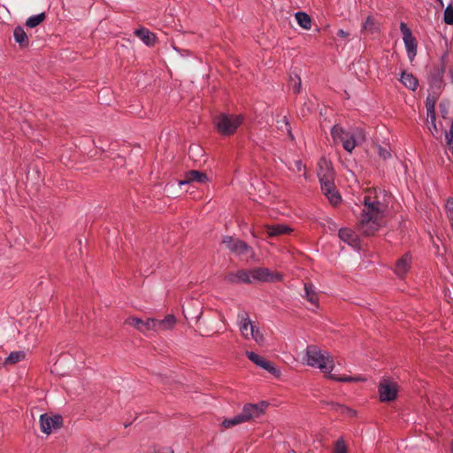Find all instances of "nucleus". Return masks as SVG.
Listing matches in <instances>:
<instances>
[{
    "mask_svg": "<svg viewBox=\"0 0 453 453\" xmlns=\"http://www.w3.org/2000/svg\"><path fill=\"white\" fill-rule=\"evenodd\" d=\"M390 200L391 196L385 189L372 188L365 191L362 200L364 209L357 224L363 234L372 235L383 226Z\"/></svg>",
    "mask_w": 453,
    "mask_h": 453,
    "instance_id": "1",
    "label": "nucleus"
},
{
    "mask_svg": "<svg viewBox=\"0 0 453 453\" xmlns=\"http://www.w3.org/2000/svg\"><path fill=\"white\" fill-rule=\"evenodd\" d=\"M331 135L334 143H342L343 149L349 153L365 140V134L361 127L346 131L341 126L334 125L331 129Z\"/></svg>",
    "mask_w": 453,
    "mask_h": 453,
    "instance_id": "2",
    "label": "nucleus"
},
{
    "mask_svg": "<svg viewBox=\"0 0 453 453\" xmlns=\"http://www.w3.org/2000/svg\"><path fill=\"white\" fill-rule=\"evenodd\" d=\"M303 361L306 365L317 367L326 374L330 373L334 367V362L329 353L321 350L316 345L307 346Z\"/></svg>",
    "mask_w": 453,
    "mask_h": 453,
    "instance_id": "3",
    "label": "nucleus"
},
{
    "mask_svg": "<svg viewBox=\"0 0 453 453\" xmlns=\"http://www.w3.org/2000/svg\"><path fill=\"white\" fill-rule=\"evenodd\" d=\"M267 406L268 403L265 402H260L259 403H246L241 413L235 415L234 418L224 419L222 426L224 428H230L242 423L254 420L264 414Z\"/></svg>",
    "mask_w": 453,
    "mask_h": 453,
    "instance_id": "4",
    "label": "nucleus"
},
{
    "mask_svg": "<svg viewBox=\"0 0 453 453\" xmlns=\"http://www.w3.org/2000/svg\"><path fill=\"white\" fill-rule=\"evenodd\" d=\"M242 115L220 113L214 118V124L219 133L223 135L233 134L242 123Z\"/></svg>",
    "mask_w": 453,
    "mask_h": 453,
    "instance_id": "5",
    "label": "nucleus"
},
{
    "mask_svg": "<svg viewBox=\"0 0 453 453\" xmlns=\"http://www.w3.org/2000/svg\"><path fill=\"white\" fill-rule=\"evenodd\" d=\"M400 30L403 34V39L407 51V56L410 61L412 62L417 55V40L412 35L411 30L407 27L405 23H401Z\"/></svg>",
    "mask_w": 453,
    "mask_h": 453,
    "instance_id": "6",
    "label": "nucleus"
},
{
    "mask_svg": "<svg viewBox=\"0 0 453 453\" xmlns=\"http://www.w3.org/2000/svg\"><path fill=\"white\" fill-rule=\"evenodd\" d=\"M250 276L252 282L253 281H260V282H270V281H279L281 280V274L278 273H273L265 267H257L250 269Z\"/></svg>",
    "mask_w": 453,
    "mask_h": 453,
    "instance_id": "7",
    "label": "nucleus"
},
{
    "mask_svg": "<svg viewBox=\"0 0 453 453\" xmlns=\"http://www.w3.org/2000/svg\"><path fill=\"white\" fill-rule=\"evenodd\" d=\"M63 418L60 415L50 416L49 414H42L40 416V428L44 434H50L53 430L62 426Z\"/></svg>",
    "mask_w": 453,
    "mask_h": 453,
    "instance_id": "8",
    "label": "nucleus"
},
{
    "mask_svg": "<svg viewBox=\"0 0 453 453\" xmlns=\"http://www.w3.org/2000/svg\"><path fill=\"white\" fill-rule=\"evenodd\" d=\"M222 243L226 249L238 255H246L251 250L243 241L234 239L231 236H225Z\"/></svg>",
    "mask_w": 453,
    "mask_h": 453,
    "instance_id": "9",
    "label": "nucleus"
},
{
    "mask_svg": "<svg viewBox=\"0 0 453 453\" xmlns=\"http://www.w3.org/2000/svg\"><path fill=\"white\" fill-rule=\"evenodd\" d=\"M379 393L381 402L393 401L397 395V386L395 383L384 380L380 383Z\"/></svg>",
    "mask_w": 453,
    "mask_h": 453,
    "instance_id": "10",
    "label": "nucleus"
},
{
    "mask_svg": "<svg viewBox=\"0 0 453 453\" xmlns=\"http://www.w3.org/2000/svg\"><path fill=\"white\" fill-rule=\"evenodd\" d=\"M127 325L132 326L138 329L142 333H146L148 331H155V321L154 319H147L145 321L134 318V317H129L126 319L125 322Z\"/></svg>",
    "mask_w": 453,
    "mask_h": 453,
    "instance_id": "11",
    "label": "nucleus"
},
{
    "mask_svg": "<svg viewBox=\"0 0 453 453\" xmlns=\"http://www.w3.org/2000/svg\"><path fill=\"white\" fill-rule=\"evenodd\" d=\"M237 319L242 336L246 339H250L256 327L251 324L248 313L245 311L239 312Z\"/></svg>",
    "mask_w": 453,
    "mask_h": 453,
    "instance_id": "12",
    "label": "nucleus"
},
{
    "mask_svg": "<svg viewBox=\"0 0 453 453\" xmlns=\"http://www.w3.org/2000/svg\"><path fill=\"white\" fill-rule=\"evenodd\" d=\"M247 357L249 359L256 364L257 365L262 367L263 369L268 371L270 373L277 375L279 373L278 369L273 365V363L265 360L264 357H260L259 355L251 352L247 351Z\"/></svg>",
    "mask_w": 453,
    "mask_h": 453,
    "instance_id": "13",
    "label": "nucleus"
},
{
    "mask_svg": "<svg viewBox=\"0 0 453 453\" xmlns=\"http://www.w3.org/2000/svg\"><path fill=\"white\" fill-rule=\"evenodd\" d=\"M226 280L230 283H252L250 270H239L235 273H229L226 275Z\"/></svg>",
    "mask_w": 453,
    "mask_h": 453,
    "instance_id": "14",
    "label": "nucleus"
},
{
    "mask_svg": "<svg viewBox=\"0 0 453 453\" xmlns=\"http://www.w3.org/2000/svg\"><path fill=\"white\" fill-rule=\"evenodd\" d=\"M411 264V257L409 254H404L400 259L397 260L395 265V273L403 277L410 269Z\"/></svg>",
    "mask_w": 453,
    "mask_h": 453,
    "instance_id": "15",
    "label": "nucleus"
},
{
    "mask_svg": "<svg viewBox=\"0 0 453 453\" xmlns=\"http://www.w3.org/2000/svg\"><path fill=\"white\" fill-rule=\"evenodd\" d=\"M265 230L269 237L288 234L292 232V229L289 226L283 224L266 226Z\"/></svg>",
    "mask_w": 453,
    "mask_h": 453,
    "instance_id": "16",
    "label": "nucleus"
},
{
    "mask_svg": "<svg viewBox=\"0 0 453 453\" xmlns=\"http://www.w3.org/2000/svg\"><path fill=\"white\" fill-rule=\"evenodd\" d=\"M318 177L319 180H323L328 176V179L334 178V171L332 165L326 159H321L318 164Z\"/></svg>",
    "mask_w": 453,
    "mask_h": 453,
    "instance_id": "17",
    "label": "nucleus"
},
{
    "mask_svg": "<svg viewBox=\"0 0 453 453\" xmlns=\"http://www.w3.org/2000/svg\"><path fill=\"white\" fill-rule=\"evenodd\" d=\"M155 321V331H164L173 327L176 323V319L173 315H167L164 319H156Z\"/></svg>",
    "mask_w": 453,
    "mask_h": 453,
    "instance_id": "18",
    "label": "nucleus"
},
{
    "mask_svg": "<svg viewBox=\"0 0 453 453\" xmlns=\"http://www.w3.org/2000/svg\"><path fill=\"white\" fill-rule=\"evenodd\" d=\"M338 235L342 241L347 242L350 246L357 244V236L351 229L342 228L340 229Z\"/></svg>",
    "mask_w": 453,
    "mask_h": 453,
    "instance_id": "19",
    "label": "nucleus"
},
{
    "mask_svg": "<svg viewBox=\"0 0 453 453\" xmlns=\"http://www.w3.org/2000/svg\"><path fill=\"white\" fill-rule=\"evenodd\" d=\"M134 34L139 37L146 45L152 46L155 43L156 36L147 28H140L134 31Z\"/></svg>",
    "mask_w": 453,
    "mask_h": 453,
    "instance_id": "20",
    "label": "nucleus"
},
{
    "mask_svg": "<svg viewBox=\"0 0 453 453\" xmlns=\"http://www.w3.org/2000/svg\"><path fill=\"white\" fill-rule=\"evenodd\" d=\"M297 24L303 27V29L309 30L311 27V17L303 12H298L295 15Z\"/></svg>",
    "mask_w": 453,
    "mask_h": 453,
    "instance_id": "21",
    "label": "nucleus"
},
{
    "mask_svg": "<svg viewBox=\"0 0 453 453\" xmlns=\"http://www.w3.org/2000/svg\"><path fill=\"white\" fill-rule=\"evenodd\" d=\"M402 83L409 89L415 90L418 87V80L411 74L406 72L402 73Z\"/></svg>",
    "mask_w": 453,
    "mask_h": 453,
    "instance_id": "22",
    "label": "nucleus"
},
{
    "mask_svg": "<svg viewBox=\"0 0 453 453\" xmlns=\"http://www.w3.org/2000/svg\"><path fill=\"white\" fill-rule=\"evenodd\" d=\"M13 36L15 41L21 46L26 47L28 45V37L21 27H17L14 29Z\"/></svg>",
    "mask_w": 453,
    "mask_h": 453,
    "instance_id": "23",
    "label": "nucleus"
},
{
    "mask_svg": "<svg viewBox=\"0 0 453 453\" xmlns=\"http://www.w3.org/2000/svg\"><path fill=\"white\" fill-rule=\"evenodd\" d=\"M304 291H305V296H306L307 300L311 304L318 307L319 298H318V295L314 289V286L310 283H305L304 284Z\"/></svg>",
    "mask_w": 453,
    "mask_h": 453,
    "instance_id": "24",
    "label": "nucleus"
},
{
    "mask_svg": "<svg viewBox=\"0 0 453 453\" xmlns=\"http://www.w3.org/2000/svg\"><path fill=\"white\" fill-rule=\"evenodd\" d=\"M186 178V182L196 181L198 183H204L207 180V175L205 173L196 170L189 171Z\"/></svg>",
    "mask_w": 453,
    "mask_h": 453,
    "instance_id": "25",
    "label": "nucleus"
},
{
    "mask_svg": "<svg viewBox=\"0 0 453 453\" xmlns=\"http://www.w3.org/2000/svg\"><path fill=\"white\" fill-rule=\"evenodd\" d=\"M46 19V15L44 12L39 13L37 15H34L29 17L26 21V26L33 28L41 24Z\"/></svg>",
    "mask_w": 453,
    "mask_h": 453,
    "instance_id": "26",
    "label": "nucleus"
},
{
    "mask_svg": "<svg viewBox=\"0 0 453 453\" xmlns=\"http://www.w3.org/2000/svg\"><path fill=\"white\" fill-rule=\"evenodd\" d=\"M25 353L23 351H13L5 359L4 364L14 365L24 359Z\"/></svg>",
    "mask_w": 453,
    "mask_h": 453,
    "instance_id": "27",
    "label": "nucleus"
},
{
    "mask_svg": "<svg viewBox=\"0 0 453 453\" xmlns=\"http://www.w3.org/2000/svg\"><path fill=\"white\" fill-rule=\"evenodd\" d=\"M321 189L324 192V194H330L334 188H335L334 178L328 179V176L326 177L323 180H319Z\"/></svg>",
    "mask_w": 453,
    "mask_h": 453,
    "instance_id": "28",
    "label": "nucleus"
},
{
    "mask_svg": "<svg viewBox=\"0 0 453 453\" xmlns=\"http://www.w3.org/2000/svg\"><path fill=\"white\" fill-rule=\"evenodd\" d=\"M363 29L371 33L377 31L378 27L375 19L372 16L367 17L365 22L363 25Z\"/></svg>",
    "mask_w": 453,
    "mask_h": 453,
    "instance_id": "29",
    "label": "nucleus"
},
{
    "mask_svg": "<svg viewBox=\"0 0 453 453\" xmlns=\"http://www.w3.org/2000/svg\"><path fill=\"white\" fill-rule=\"evenodd\" d=\"M288 87L293 90L294 93H299L301 88L300 77H298L297 75H296L295 77L290 76Z\"/></svg>",
    "mask_w": 453,
    "mask_h": 453,
    "instance_id": "30",
    "label": "nucleus"
},
{
    "mask_svg": "<svg viewBox=\"0 0 453 453\" xmlns=\"http://www.w3.org/2000/svg\"><path fill=\"white\" fill-rule=\"evenodd\" d=\"M327 378H329L331 380H338V381H342V382L362 380V379H360V378H355V377H349V376L337 377L334 374H331V372L328 373Z\"/></svg>",
    "mask_w": 453,
    "mask_h": 453,
    "instance_id": "31",
    "label": "nucleus"
},
{
    "mask_svg": "<svg viewBox=\"0 0 453 453\" xmlns=\"http://www.w3.org/2000/svg\"><path fill=\"white\" fill-rule=\"evenodd\" d=\"M326 197L328 198L329 202L333 205H337L341 202V196L339 193L334 188L330 194H326Z\"/></svg>",
    "mask_w": 453,
    "mask_h": 453,
    "instance_id": "32",
    "label": "nucleus"
},
{
    "mask_svg": "<svg viewBox=\"0 0 453 453\" xmlns=\"http://www.w3.org/2000/svg\"><path fill=\"white\" fill-rule=\"evenodd\" d=\"M444 22L448 25H453V7L451 5L447 6L444 12Z\"/></svg>",
    "mask_w": 453,
    "mask_h": 453,
    "instance_id": "33",
    "label": "nucleus"
},
{
    "mask_svg": "<svg viewBox=\"0 0 453 453\" xmlns=\"http://www.w3.org/2000/svg\"><path fill=\"white\" fill-rule=\"evenodd\" d=\"M334 453H347V446L342 439H340L335 442Z\"/></svg>",
    "mask_w": 453,
    "mask_h": 453,
    "instance_id": "34",
    "label": "nucleus"
},
{
    "mask_svg": "<svg viewBox=\"0 0 453 453\" xmlns=\"http://www.w3.org/2000/svg\"><path fill=\"white\" fill-rule=\"evenodd\" d=\"M331 405H332V408L335 409L336 411H341L342 413H347L349 416H353L355 414V411H353L352 409H349L348 407L340 405L338 403H331Z\"/></svg>",
    "mask_w": 453,
    "mask_h": 453,
    "instance_id": "35",
    "label": "nucleus"
},
{
    "mask_svg": "<svg viewBox=\"0 0 453 453\" xmlns=\"http://www.w3.org/2000/svg\"><path fill=\"white\" fill-rule=\"evenodd\" d=\"M250 337L253 338L258 344H262L265 341L264 334L260 333L258 329L256 328L253 331V334L250 335Z\"/></svg>",
    "mask_w": 453,
    "mask_h": 453,
    "instance_id": "36",
    "label": "nucleus"
},
{
    "mask_svg": "<svg viewBox=\"0 0 453 453\" xmlns=\"http://www.w3.org/2000/svg\"><path fill=\"white\" fill-rule=\"evenodd\" d=\"M378 154H379L380 157H381L384 160L390 157V156H391L389 150L387 148H383L381 146L378 147Z\"/></svg>",
    "mask_w": 453,
    "mask_h": 453,
    "instance_id": "37",
    "label": "nucleus"
},
{
    "mask_svg": "<svg viewBox=\"0 0 453 453\" xmlns=\"http://www.w3.org/2000/svg\"><path fill=\"white\" fill-rule=\"evenodd\" d=\"M427 117L428 118H431V122L434 127V129H436V126L434 124V121H435V112H434V105H427Z\"/></svg>",
    "mask_w": 453,
    "mask_h": 453,
    "instance_id": "38",
    "label": "nucleus"
},
{
    "mask_svg": "<svg viewBox=\"0 0 453 453\" xmlns=\"http://www.w3.org/2000/svg\"><path fill=\"white\" fill-rule=\"evenodd\" d=\"M446 142L449 146L453 143V120L451 121L449 131L446 133Z\"/></svg>",
    "mask_w": 453,
    "mask_h": 453,
    "instance_id": "39",
    "label": "nucleus"
},
{
    "mask_svg": "<svg viewBox=\"0 0 453 453\" xmlns=\"http://www.w3.org/2000/svg\"><path fill=\"white\" fill-rule=\"evenodd\" d=\"M446 207H447L448 211L450 214H452V217H453V198L448 199Z\"/></svg>",
    "mask_w": 453,
    "mask_h": 453,
    "instance_id": "40",
    "label": "nucleus"
},
{
    "mask_svg": "<svg viewBox=\"0 0 453 453\" xmlns=\"http://www.w3.org/2000/svg\"><path fill=\"white\" fill-rule=\"evenodd\" d=\"M154 453H174L173 450L171 448H161L157 450H155Z\"/></svg>",
    "mask_w": 453,
    "mask_h": 453,
    "instance_id": "41",
    "label": "nucleus"
},
{
    "mask_svg": "<svg viewBox=\"0 0 453 453\" xmlns=\"http://www.w3.org/2000/svg\"><path fill=\"white\" fill-rule=\"evenodd\" d=\"M337 35L342 38H347L349 36V33L344 31L343 29H340L337 32Z\"/></svg>",
    "mask_w": 453,
    "mask_h": 453,
    "instance_id": "42",
    "label": "nucleus"
},
{
    "mask_svg": "<svg viewBox=\"0 0 453 453\" xmlns=\"http://www.w3.org/2000/svg\"><path fill=\"white\" fill-rule=\"evenodd\" d=\"M283 122H284V124H285V126H286V127H287V130L289 132V129H288V122L287 121V119H286L285 118H284V119H283Z\"/></svg>",
    "mask_w": 453,
    "mask_h": 453,
    "instance_id": "43",
    "label": "nucleus"
},
{
    "mask_svg": "<svg viewBox=\"0 0 453 453\" xmlns=\"http://www.w3.org/2000/svg\"><path fill=\"white\" fill-rule=\"evenodd\" d=\"M296 165H297L298 170H300L301 169V163L300 162H296Z\"/></svg>",
    "mask_w": 453,
    "mask_h": 453,
    "instance_id": "44",
    "label": "nucleus"
},
{
    "mask_svg": "<svg viewBox=\"0 0 453 453\" xmlns=\"http://www.w3.org/2000/svg\"><path fill=\"white\" fill-rule=\"evenodd\" d=\"M450 226H451V228L453 230V217L450 219Z\"/></svg>",
    "mask_w": 453,
    "mask_h": 453,
    "instance_id": "45",
    "label": "nucleus"
},
{
    "mask_svg": "<svg viewBox=\"0 0 453 453\" xmlns=\"http://www.w3.org/2000/svg\"><path fill=\"white\" fill-rule=\"evenodd\" d=\"M450 75H451V78H452V81H453V69L450 71Z\"/></svg>",
    "mask_w": 453,
    "mask_h": 453,
    "instance_id": "46",
    "label": "nucleus"
},
{
    "mask_svg": "<svg viewBox=\"0 0 453 453\" xmlns=\"http://www.w3.org/2000/svg\"><path fill=\"white\" fill-rule=\"evenodd\" d=\"M451 452L453 453V441L451 442Z\"/></svg>",
    "mask_w": 453,
    "mask_h": 453,
    "instance_id": "47",
    "label": "nucleus"
}]
</instances>
